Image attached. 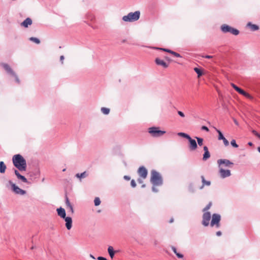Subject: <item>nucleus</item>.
<instances>
[{
    "label": "nucleus",
    "instance_id": "obj_5",
    "mask_svg": "<svg viewBox=\"0 0 260 260\" xmlns=\"http://www.w3.org/2000/svg\"><path fill=\"white\" fill-rule=\"evenodd\" d=\"M8 184L11 186V190L17 194L24 195L26 193V191L23 190L17 186L11 180L8 181Z\"/></svg>",
    "mask_w": 260,
    "mask_h": 260
},
{
    "label": "nucleus",
    "instance_id": "obj_33",
    "mask_svg": "<svg viewBox=\"0 0 260 260\" xmlns=\"http://www.w3.org/2000/svg\"><path fill=\"white\" fill-rule=\"evenodd\" d=\"M231 86L237 92H238L239 91V90L241 89L240 88H239V87H238L237 85H236L235 84H234L233 83H231Z\"/></svg>",
    "mask_w": 260,
    "mask_h": 260
},
{
    "label": "nucleus",
    "instance_id": "obj_12",
    "mask_svg": "<svg viewBox=\"0 0 260 260\" xmlns=\"http://www.w3.org/2000/svg\"><path fill=\"white\" fill-rule=\"evenodd\" d=\"M189 142V149L190 150H194L197 148V143L195 140L192 139L190 137L187 139Z\"/></svg>",
    "mask_w": 260,
    "mask_h": 260
},
{
    "label": "nucleus",
    "instance_id": "obj_22",
    "mask_svg": "<svg viewBox=\"0 0 260 260\" xmlns=\"http://www.w3.org/2000/svg\"><path fill=\"white\" fill-rule=\"evenodd\" d=\"M201 179H202V183H203V185L202 186L200 187V189H202L203 188L204 186L205 185H207V186H209L210 184H211V182L210 181H206L205 179V178L203 176H201Z\"/></svg>",
    "mask_w": 260,
    "mask_h": 260
},
{
    "label": "nucleus",
    "instance_id": "obj_31",
    "mask_svg": "<svg viewBox=\"0 0 260 260\" xmlns=\"http://www.w3.org/2000/svg\"><path fill=\"white\" fill-rule=\"evenodd\" d=\"M178 135L179 136H181V137H182L183 138H186L187 139H189V138L190 137L188 135H187V134H186L185 133H179L178 134Z\"/></svg>",
    "mask_w": 260,
    "mask_h": 260
},
{
    "label": "nucleus",
    "instance_id": "obj_52",
    "mask_svg": "<svg viewBox=\"0 0 260 260\" xmlns=\"http://www.w3.org/2000/svg\"><path fill=\"white\" fill-rule=\"evenodd\" d=\"M64 58V56H63V55L60 56V61H61V63H62H62H63V61Z\"/></svg>",
    "mask_w": 260,
    "mask_h": 260
},
{
    "label": "nucleus",
    "instance_id": "obj_41",
    "mask_svg": "<svg viewBox=\"0 0 260 260\" xmlns=\"http://www.w3.org/2000/svg\"><path fill=\"white\" fill-rule=\"evenodd\" d=\"M238 92L240 94L244 95V96L245 95V93H246V91H245L244 90H243L241 88L239 90V91Z\"/></svg>",
    "mask_w": 260,
    "mask_h": 260
},
{
    "label": "nucleus",
    "instance_id": "obj_45",
    "mask_svg": "<svg viewBox=\"0 0 260 260\" xmlns=\"http://www.w3.org/2000/svg\"><path fill=\"white\" fill-rule=\"evenodd\" d=\"M178 114L179 116H180L182 117H184L185 116L184 113L180 111H178Z\"/></svg>",
    "mask_w": 260,
    "mask_h": 260
},
{
    "label": "nucleus",
    "instance_id": "obj_24",
    "mask_svg": "<svg viewBox=\"0 0 260 260\" xmlns=\"http://www.w3.org/2000/svg\"><path fill=\"white\" fill-rule=\"evenodd\" d=\"M6 166L4 164L3 161L0 162V173H4L6 171Z\"/></svg>",
    "mask_w": 260,
    "mask_h": 260
},
{
    "label": "nucleus",
    "instance_id": "obj_50",
    "mask_svg": "<svg viewBox=\"0 0 260 260\" xmlns=\"http://www.w3.org/2000/svg\"><path fill=\"white\" fill-rule=\"evenodd\" d=\"M203 57L208 59L212 58L213 57V56L211 55H205Z\"/></svg>",
    "mask_w": 260,
    "mask_h": 260
},
{
    "label": "nucleus",
    "instance_id": "obj_49",
    "mask_svg": "<svg viewBox=\"0 0 260 260\" xmlns=\"http://www.w3.org/2000/svg\"><path fill=\"white\" fill-rule=\"evenodd\" d=\"M176 255L179 258H182L183 257V255L181 254V253H176Z\"/></svg>",
    "mask_w": 260,
    "mask_h": 260
},
{
    "label": "nucleus",
    "instance_id": "obj_14",
    "mask_svg": "<svg viewBox=\"0 0 260 260\" xmlns=\"http://www.w3.org/2000/svg\"><path fill=\"white\" fill-rule=\"evenodd\" d=\"M66 221V226L68 230H70L72 226V219L70 217H66L64 218Z\"/></svg>",
    "mask_w": 260,
    "mask_h": 260
},
{
    "label": "nucleus",
    "instance_id": "obj_16",
    "mask_svg": "<svg viewBox=\"0 0 260 260\" xmlns=\"http://www.w3.org/2000/svg\"><path fill=\"white\" fill-rule=\"evenodd\" d=\"M155 62L156 64L162 66L164 68H167L168 67V64L165 61L158 58L155 59Z\"/></svg>",
    "mask_w": 260,
    "mask_h": 260
},
{
    "label": "nucleus",
    "instance_id": "obj_60",
    "mask_svg": "<svg viewBox=\"0 0 260 260\" xmlns=\"http://www.w3.org/2000/svg\"><path fill=\"white\" fill-rule=\"evenodd\" d=\"M257 150H258V151L260 153V147H258L257 148Z\"/></svg>",
    "mask_w": 260,
    "mask_h": 260
},
{
    "label": "nucleus",
    "instance_id": "obj_18",
    "mask_svg": "<svg viewBox=\"0 0 260 260\" xmlns=\"http://www.w3.org/2000/svg\"><path fill=\"white\" fill-rule=\"evenodd\" d=\"M32 22L30 18H27L21 23V25L24 27H28L29 25L32 24Z\"/></svg>",
    "mask_w": 260,
    "mask_h": 260
},
{
    "label": "nucleus",
    "instance_id": "obj_32",
    "mask_svg": "<svg viewBox=\"0 0 260 260\" xmlns=\"http://www.w3.org/2000/svg\"><path fill=\"white\" fill-rule=\"evenodd\" d=\"M231 144L233 147L235 148L238 147V145L237 144L235 140H232L231 142Z\"/></svg>",
    "mask_w": 260,
    "mask_h": 260
},
{
    "label": "nucleus",
    "instance_id": "obj_2",
    "mask_svg": "<svg viewBox=\"0 0 260 260\" xmlns=\"http://www.w3.org/2000/svg\"><path fill=\"white\" fill-rule=\"evenodd\" d=\"M150 181L153 186H160L162 184V179L160 174L155 170L151 172Z\"/></svg>",
    "mask_w": 260,
    "mask_h": 260
},
{
    "label": "nucleus",
    "instance_id": "obj_36",
    "mask_svg": "<svg viewBox=\"0 0 260 260\" xmlns=\"http://www.w3.org/2000/svg\"><path fill=\"white\" fill-rule=\"evenodd\" d=\"M67 208L69 209L70 212H71V213L72 214H73V213H74V209H73V207L72 205H71L67 207Z\"/></svg>",
    "mask_w": 260,
    "mask_h": 260
},
{
    "label": "nucleus",
    "instance_id": "obj_8",
    "mask_svg": "<svg viewBox=\"0 0 260 260\" xmlns=\"http://www.w3.org/2000/svg\"><path fill=\"white\" fill-rule=\"evenodd\" d=\"M220 220V215L218 214L214 213L212 215V220L210 225L211 226L215 225L216 227H219V222Z\"/></svg>",
    "mask_w": 260,
    "mask_h": 260
},
{
    "label": "nucleus",
    "instance_id": "obj_55",
    "mask_svg": "<svg viewBox=\"0 0 260 260\" xmlns=\"http://www.w3.org/2000/svg\"><path fill=\"white\" fill-rule=\"evenodd\" d=\"M234 122L235 123V124H236L237 125H239L238 122L237 121V120L234 119Z\"/></svg>",
    "mask_w": 260,
    "mask_h": 260
},
{
    "label": "nucleus",
    "instance_id": "obj_47",
    "mask_svg": "<svg viewBox=\"0 0 260 260\" xmlns=\"http://www.w3.org/2000/svg\"><path fill=\"white\" fill-rule=\"evenodd\" d=\"M15 78V80L18 83H20V81H19V78H18L17 76L15 74V76H13Z\"/></svg>",
    "mask_w": 260,
    "mask_h": 260
},
{
    "label": "nucleus",
    "instance_id": "obj_17",
    "mask_svg": "<svg viewBox=\"0 0 260 260\" xmlns=\"http://www.w3.org/2000/svg\"><path fill=\"white\" fill-rule=\"evenodd\" d=\"M203 149L204 150V153L203 154V160H206L210 157V153L208 150V148L207 146H204L203 147Z\"/></svg>",
    "mask_w": 260,
    "mask_h": 260
},
{
    "label": "nucleus",
    "instance_id": "obj_37",
    "mask_svg": "<svg viewBox=\"0 0 260 260\" xmlns=\"http://www.w3.org/2000/svg\"><path fill=\"white\" fill-rule=\"evenodd\" d=\"M252 133L253 135H254L255 136L257 137L260 139V134L258 133L256 131L252 130Z\"/></svg>",
    "mask_w": 260,
    "mask_h": 260
},
{
    "label": "nucleus",
    "instance_id": "obj_34",
    "mask_svg": "<svg viewBox=\"0 0 260 260\" xmlns=\"http://www.w3.org/2000/svg\"><path fill=\"white\" fill-rule=\"evenodd\" d=\"M65 203H66V207H68L70 205H72L71 204V203L70 202L69 199L67 196L66 197Z\"/></svg>",
    "mask_w": 260,
    "mask_h": 260
},
{
    "label": "nucleus",
    "instance_id": "obj_13",
    "mask_svg": "<svg viewBox=\"0 0 260 260\" xmlns=\"http://www.w3.org/2000/svg\"><path fill=\"white\" fill-rule=\"evenodd\" d=\"M14 173L19 180H21L24 183H28L27 179L23 175H21L17 170H14Z\"/></svg>",
    "mask_w": 260,
    "mask_h": 260
},
{
    "label": "nucleus",
    "instance_id": "obj_58",
    "mask_svg": "<svg viewBox=\"0 0 260 260\" xmlns=\"http://www.w3.org/2000/svg\"><path fill=\"white\" fill-rule=\"evenodd\" d=\"M173 220H173V218L171 219H170V223L173 222Z\"/></svg>",
    "mask_w": 260,
    "mask_h": 260
},
{
    "label": "nucleus",
    "instance_id": "obj_56",
    "mask_svg": "<svg viewBox=\"0 0 260 260\" xmlns=\"http://www.w3.org/2000/svg\"><path fill=\"white\" fill-rule=\"evenodd\" d=\"M248 145L250 146H252L253 145V143L251 142H249L248 143Z\"/></svg>",
    "mask_w": 260,
    "mask_h": 260
},
{
    "label": "nucleus",
    "instance_id": "obj_54",
    "mask_svg": "<svg viewBox=\"0 0 260 260\" xmlns=\"http://www.w3.org/2000/svg\"><path fill=\"white\" fill-rule=\"evenodd\" d=\"M216 235L217 236H220L221 235V232L220 231H218L216 232Z\"/></svg>",
    "mask_w": 260,
    "mask_h": 260
},
{
    "label": "nucleus",
    "instance_id": "obj_11",
    "mask_svg": "<svg viewBox=\"0 0 260 260\" xmlns=\"http://www.w3.org/2000/svg\"><path fill=\"white\" fill-rule=\"evenodd\" d=\"M138 173L142 178L145 179L147 177L148 172L147 169L143 166L140 167L138 170Z\"/></svg>",
    "mask_w": 260,
    "mask_h": 260
},
{
    "label": "nucleus",
    "instance_id": "obj_40",
    "mask_svg": "<svg viewBox=\"0 0 260 260\" xmlns=\"http://www.w3.org/2000/svg\"><path fill=\"white\" fill-rule=\"evenodd\" d=\"M171 54L174 55L175 56L177 57H181L179 53H177L176 52H174L173 51H172Z\"/></svg>",
    "mask_w": 260,
    "mask_h": 260
},
{
    "label": "nucleus",
    "instance_id": "obj_3",
    "mask_svg": "<svg viewBox=\"0 0 260 260\" xmlns=\"http://www.w3.org/2000/svg\"><path fill=\"white\" fill-rule=\"evenodd\" d=\"M140 16V12L139 11L130 12L127 15L122 17V20L125 22H134L138 20Z\"/></svg>",
    "mask_w": 260,
    "mask_h": 260
},
{
    "label": "nucleus",
    "instance_id": "obj_20",
    "mask_svg": "<svg viewBox=\"0 0 260 260\" xmlns=\"http://www.w3.org/2000/svg\"><path fill=\"white\" fill-rule=\"evenodd\" d=\"M247 26H248L252 31H256L259 29L258 25L252 24L251 22H248L247 24Z\"/></svg>",
    "mask_w": 260,
    "mask_h": 260
},
{
    "label": "nucleus",
    "instance_id": "obj_53",
    "mask_svg": "<svg viewBox=\"0 0 260 260\" xmlns=\"http://www.w3.org/2000/svg\"><path fill=\"white\" fill-rule=\"evenodd\" d=\"M124 179L126 180H130V177L128 176H124Z\"/></svg>",
    "mask_w": 260,
    "mask_h": 260
},
{
    "label": "nucleus",
    "instance_id": "obj_21",
    "mask_svg": "<svg viewBox=\"0 0 260 260\" xmlns=\"http://www.w3.org/2000/svg\"><path fill=\"white\" fill-rule=\"evenodd\" d=\"M88 174L87 173V172L84 171V172H83L82 173L76 174V177L81 180L82 178H84L88 176Z\"/></svg>",
    "mask_w": 260,
    "mask_h": 260
},
{
    "label": "nucleus",
    "instance_id": "obj_62",
    "mask_svg": "<svg viewBox=\"0 0 260 260\" xmlns=\"http://www.w3.org/2000/svg\"><path fill=\"white\" fill-rule=\"evenodd\" d=\"M66 169H63L62 171H63V172H64V171H66Z\"/></svg>",
    "mask_w": 260,
    "mask_h": 260
},
{
    "label": "nucleus",
    "instance_id": "obj_10",
    "mask_svg": "<svg viewBox=\"0 0 260 260\" xmlns=\"http://www.w3.org/2000/svg\"><path fill=\"white\" fill-rule=\"evenodd\" d=\"M219 174L221 178H225L230 177L231 175L230 170H225L223 168H219Z\"/></svg>",
    "mask_w": 260,
    "mask_h": 260
},
{
    "label": "nucleus",
    "instance_id": "obj_1",
    "mask_svg": "<svg viewBox=\"0 0 260 260\" xmlns=\"http://www.w3.org/2000/svg\"><path fill=\"white\" fill-rule=\"evenodd\" d=\"M12 161L14 166L18 171H25L27 168L26 160L20 154H16L13 156Z\"/></svg>",
    "mask_w": 260,
    "mask_h": 260
},
{
    "label": "nucleus",
    "instance_id": "obj_19",
    "mask_svg": "<svg viewBox=\"0 0 260 260\" xmlns=\"http://www.w3.org/2000/svg\"><path fill=\"white\" fill-rule=\"evenodd\" d=\"M58 215L61 218H64L66 217V213L64 209L60 207L57 209Z\"/></svg>",
    "mask_w": 260,
    "mask_h": 260
},
{
    "label": "nucleus",
    "instance_id": "obj_25",
    "mask_svg": "<svg viewBox=\"0 0 260 260\" xmlns=\"http://www.w3.org/2000/svg\"><path fill=\"white\" fill-rule=\"evenodd\" d=\"M194 71L198 74V77L199 78L203 75V72L202 70L198 68H194Z\"/></svg>",
    "mask_w": 260,
    "mask_h": 260
},
{
    "label": "nucleus",
    "instance_id": "obj_4",
    "mask_svg": "<svg viewBox=\"0 0 260 260\" xmlns=\"http://www.w3.org/2000/svg\"><path fill=\"white\" fill-rule=\"evenodd\" d=\"M221 30L224 33L230 32L232 34L237 36L239 35V31L227 24H223L221 26Z\"/></svg>",
    "mask_w": 260,
    "mask_h": 260
},
{
    "label": "nucleus",
    "instance_id": "obj_30",
    "mask_svg": "<svg viewBox=\"0 0 260 260\" xmlns=\"http://www.w3.org/2000/svg\"><path fill=\"white\" fill-rule=\"evenodd\" d=\"M197 140L198 144L199 146L203 145V139L199 137H196Z\"/></svg>",
    "mask_w": 260,
    "mask_h": 260
},
{
    "label": "nucleus",
    "instance_id": "obj_35",
    "mask_svg": "<svg viewBox=\"0 0 260 260\" xmlns=\"http://www.w3.org/2000/svg\"><path fill=\"white\" fill-rule=\"evenodd\" d=\"M211 205H212L211 203H209V204L206 206V207L203 209V211H204V212H205L206 211H207V210H209V209L210 208V207H211Z\"/></svg>",
    "mask_w": 260,
    "mask_h": 260
},
{
    "label": "nucleus",
    "instance_id": "obj_46",
    "mask_svg": "<svg viewBox=\"0 0 260 260\" xmlns=\"http://www.w3.org/2000/svg\"><path fill=\"white\" fill-rule=\"evenodd\" d=\"M97 259L98 260H108L106 258L103 256H99L98 257Z\"/></svg>",
    "mask_w": 260,
    "mask_h": 260
},
{
    "label": "nucleus",
    "instance_id": "obj_44",
    "mask_svg": "<svg viewBox=\"0 0 260 260\" xmlns=\"http://www.w3.org/2000/svg\"><path fill=\"white\" fill-rule=\"evenodd\" d=\"M202 130L206 131V132H209V128L206 126H202L201 127Z\"/></svg>",
    "mask_w": 260,
    "mask_h": 260
},
{
    "label": "nucleus",
    "instance_id": "obj_57",
    "mask_svg": "<svg viewBox=\"0 0 260 260\" xmlns=\"http://www.w3.org/2000/svg\"><path fill=\"white\" fill-rule=\"evenodd\" d=\"M90 257H91L93 259H95L94 256L93 255H92V254H90Z\"/></svg>",
    "mask_w": 260,
    "mask_h": 260
},
{
    "label": "nucleus",
    "instance_id": "obj_15",
    "mask_svg": "<svg viewBox=\"0 0 260 260\" xmlns=\"http://www.w3.org/2000/svg\"><path fill=\"white\" fill-rule=\"evenodd\" d=\"M2 66L4 68V69L7 71L8 73L11 74L12 76H15V73L13 72V71L8 64L2 63Z\"/></svg>",
    "mask_w": 260,
    "mask_h": 260
},
{
    "label": "nucleus",
    "instance_id": "obj_48",
    "mask_svg": "<svg viewBox=\"0 0 260 260\" xmlns=\"http://www.w3.org/2000/svg\"><path fill=\"white\" fill-rule=\"evenodd\" d=\"M172 250L173 251V252L176 254V253H178V252H177V249L176 248L174 247V246H172Z\"/></svg>",
    "mask_w": 260,
    "mask_h": 260
},
{
    "label": "nucleus",
    "instance_id": "obj_38",
    "mask_svg": "<svg viewBox=\"0 0 260 260\" xmlns=\"http://www.w3.org/2000/svg\"><path fill=\"white\" fill-rule=\"evenodd\" d=\"M244 96L246 97L247 98L249 99H250V100H253V98L252 96H251L250 94H249L248 93L246 92L244 95Z\"/></svg>",
    "mask_w": 260,
    "mask_h": 260
},
{
    "label": "nucleus",
    "instance_id": "obj_42",
    "mask_svg": "<svg viewBox=\"0 0 260 260\" xmlns=\"http://www.w3.org/2000/svg\"><path fill=\"white\" fill-rule=\"evenodd\" d=\"M131 185L133 187H135L136 186V183L134 180H132L131 182Z\"/></svg>",
    "mask_w": 260,
    "mask_h": 260
},
{
    "label": "nucleus",
    "instance_id": "obj_26",
    "mask_svg": "<svg viewBox=\"0 0 260 260\" xmlns=\"http://www.w3.org/2000/svg\"><path fill=\"white\" fill-rule=\"evenodd\" d=\"M102 112L105 115H108L110 113V109L105 107H102L101 108Z\"/></svg>",
    "mask_w": 260,
    "mask_h": 260
},
{
    "label": "nucleus",
    "instance_id": "obj_28",
    "mask_svg": "<svg viewBox=\"0 0 260 260\" xmlns=\"http://www.w3.org/2000/svg\"><path fill=\"white\" fill-rule=\"evenodd\" d=\"M29 40L38 44H39L40 43L39 39L35 37L30 38Z\"/></svg>",
    "mask_w": 260,
    "mask_h": 260
},
{
    "label": "nucleus",
    "instance_id": "obj_29",
    "mask_svg": "<svg viewBox=\"0 0 260 260\" xmlns=\"http://www.w3.org/2000/svg\"><path fill=\"white\" fill-rule=\"evenodd\" d=\"M94 205L95 206H98L100 205L101 204V200H100V198L98 197H96L94 199Z\"/></svg>",
    "mask_w": 260,
    "mask_h": 260
},
{
    "label": "nucleus",
    "instance_id": "obj_39",
    "mask_svg": "<svg viewBox=\"0 0 260 260\" xmlns=\"http://www.w3.org/2000/svg\"><path fill=\"white\" fill-rule=\"evenodd\" d=\"M222 140H223L224 145L225 146H228L229 145V141L225 138L223 139H222Z\"/></svg>",
    "mask_w": 260,
    "mask_h": 260
},
{
    "label": "nucleus",
    "instance_id": "obj_7",
    "mask_svg": "<svg viewBox=\"0 0 260 260\" xmlns=\"http://www.w3.org/2000/svg\"><path fill=\"white\" fill-rule=\"evenodd\" d=\"M217 162L219 168H223L224 167L231 168L234 165L232 162L226 159H218L217 160Z\"/></svg>",
    "mask_w": 260,
    "mask_h": 260
},
{
    "label": "nucleus",
    "instance_id": "obj_43",
    "mask_svg": "<svg viewBox=\"0 0 260 260\" xmlns=\"http://www.w3.org/2000/svg\"><path fill=\"white\" fill-rule=\"evenodd\" d=\"M159 49L162 50L164 51L172 53V51L168 49L159 48Z\"/></svg>",
    "mask_w": 260,
    "mask_h": 260
},
{
    "label": "nucleus",
    "instance_id": "obj_51",
    "mask_svg": "<svg viewBox=\"0 0 260 260\" xmlns=\"http://www.w3.org/2000/svg\"><path fill=\"white\" fill-rule=\"evenodd\" d=\"M152 191H153V192H157V191H158V189H156L154 186H153V187H152Z\"/></svg>",
    "mask_w": 260,
    "mask_h": 260
},
{
    "label": "nucleus",
    "instance_id": "obj_6",
    "mask_svg": "<svg viewBox=\"0 0 260 260\" xmlns=\"http://www.w3.org/2000/svg\"><path fill=\"white\" fill-rule=\"evenodd\" d=\"M148 132L154 137H160L166 133L165 131L159 130L157 127H150Z\"/></svg>",
    "mask_w": 260,
    "mask_h": 260
},
{
    "label": "nucleus",
    "instance_id": "obj_23",
    "mask_svg": "<svg viewBox=\"0 0 260 260\" xmlns=\"http://www.w3.org/2000/svg\"><path fill=\"white\" fill-rule=\"evenodd\" d=\"M108 252L110 257L111 258H113L115 254V251H114L113 247L111 246H109L108 248Z\"/></svg>",
    "mask_w": 260,
    "mask_h": 260
},
{
    "label": "nucleus",
    "instance_id": "obj_9",
    "mask_svg": "<svg viewBox=\"0 0 260 260\" xmlns=\"http://www.w3.org/2000/svg\"><path fill=\"white\" fill-rule=\"evenodd\" d=\"M211 219V214L209 212H205L203 215L202 224L207 226L209 224V221Z\"/></svg>",
    "mask_w": 260,
    "mask_h": 260
},
{
    "label": "nucleus",
    "instance_id": "obj_61",
    "mask_svg": "<svg viewBox=\"0 0 260 260\" xmlns=\"http://www.w3.org/2000/svg\"><path fill=\"white\" fill-rule=\"evenodd\" d=\"M142 187H145V184H143L142 186Z\"/></svg>",
    "mask_w": 260,
    "mask_h": 260
},
{
    "label": "nucleus",
    "instance_id": "obj_59",
    "mask_svg": "<svg viewBox=\"0 0 260 260\" xmlns=\"http://www.w3.org/2000/svg\"><path fill=\"white\" fill-rule=\"evenodd\" d=\"M138 182H139V183H142V181L141 179H138Z\"/></svg>",
    "mask_w": 260,
    "mask_h": 260
},
{
    "label": "nucleus",
    "instance_id": "obj_27",
    "mask_svg": "<svg viewBox=\"0 0 260 260\" xmlns=\"http://www.w3.org/2000/svg\"><path fill=\"white\" fill-rule=\"evenodd\" d=\"M215 128L216 132L218 134V140H220L223 139L224 138V137L223 136L222 133L219 129H218L216 128Z\"/></svg>",
    "mask_w": 260,
    "mask_h": 260
}]
</instances>
